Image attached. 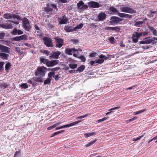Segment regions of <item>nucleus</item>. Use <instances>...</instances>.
<instances>
[{
  "label": "nucleus",
  "instance_id": "obj_1",
  "mask_svg": "<svg viewBox=\"0 0 157 157\" xmlns=\"http://www.w3.org/2000/svg\"><path fill=\"white\" fill-rule=\"evenodd\" d=\"M109 10L110 12H112L113 13H117L118 16L121 17L130 18L132 17V15L130 14L121 13H118V10L113 6L109 8Z\"/></svg>",
  "mask_w": 157,
  "mask_h": 157
},
{
  "label": "nucleus",
  "instance_id": "obj_2",
  "mask_svg": "<svg viewBox=\"0 0 157 157\" xmlns=\"http://www.w3.org/2000/svg\"><path fill=\"white\" fill-rule=\"evenodd\" d=\"M47 70V68L44 66L40 67L37 68L34 74L36 76L44 77L45 75V72Z\"/></svg>",
  "mask_w": 157,
  "mask_h": 157
},
{
  "label": "nucleus",
  "instance_id": "obj_3",
  "mask_svg": "<svg viewBox=\"0 0 157 157\" xmlns=\"http://www.w3.org/2000/svg\"><path fill=\"white\" fill-rule=\"evenodd\" d=\"M121 11L126 13H136V11L127 6H121L120 7Z\"/></svg>",
  "mask_w": 157,
  "mask_h": 157
},
{
  "label": "nucleus",
  "instance_id": "obj_4",
  "mask_svg": "<svg viewBox=\"0 0 157 157\" xmlns=\"http://www.w3.org/2000/svg\"><path fill=\"white\" fill-rule=\"evenodd\" d=\"M54 39L55 40V43L56 44V48H60L64 44V40L62 38L58 37H56Z\"/></svg>",
  "mask_w": 157,
  "mask_h": 157
},
{
  "label": "nucleus",
  "instance_id": "obj_5",
  "mask_svg": "<svg viewBox=\"0 0 157 157\" xmlns=\"http://www.w3.org/2000/svg\"><path fill=\"white\" fill-rule=\"evenodd\" d=\"M47 7L44 8V11L47 13L52 11L53 8L55 9L56 10L58 9L56 5L54 4L48 3L47 4Z\"/></svg>",
  "mask_w": 157,
  "mask_h": 157
},
{
  "label": "nucleus",
  "instance_id": "obj_6",
  "mask_svg": "<svg viewBox=\"0 0 157 157\" xmlns=\"http://www.w3.org/2000/svg\"><path fill=\"white\" fill-rule=\"evenodd\" d=\"M23 26L24 29L27 31H29L31 28L29 22L26 17H24L23 21Z\"/></svg>",
  "mask_w": 157,
  "mask_h": 157
},
{
  "label": "nucleus",
  "instance_id": "obj_7",
  "mask_svg": "<svg viewBox=\"0 0 157 157\" xmlns=\"http://www.w3.org/2000/svg\"><path fill=\"white\" fill-rule=\"evenodd\" d=\"M123 20L119 17L116 16H112L110 18V23L113 25V24H121V21Z\"/></svg>",
  "mask_w": 157,
  "mask_h": 157
},
{
  "label": "nucleus",
  "instance_id": "obj_8",
  "mask_svg": "<svg viewBox=\"0 0 157 157\" xmlns=\"http://www.w3.org/2000/svg\"><path fill=\"white\" fill-rule=\"evenodd\" d=\"M44 44L48 47H53V44L52 39L48 37H44L43 38Z\"/></svg>",
  "mask_w": 157,
  "mask_h": 157
},
{
  "label": "nucleus",
  "instance_id": "obj_9",
  "mask_svg": "<svg viewBox=\"0 0 157 157\" xmlns=\"http://www.w3.org/2000/svg\"><path fill=\"white\" fill-rule=\"evenodd\" d=\"M141 36V34L140 33L134 32L132 37L133 42L135 43H137L139 38Z\"/></svg>",
  "mask_w": 157,
  "mask_h": 157
},
{
  "label": "nucleus",
  "instance_id": "obj_10",
  "mask_svg": "<svg viewBox=\"0 0 157 157\" xmlns=\"http://www.w3.org/2000/svg\"><path fill=\"white\" fill-rule=\"evenodd\" d=\"M81 121H75L74 122L70 123L69 124L65 125L60 127H57L56 128V130H57L58 129H62L63 128H66L67 127H69L75 125H76L78 124L79 122H80Z\"/></svg>",
  "mask_w": 157,
  "mask_h": 157
},
{
  "label": "nucleus",
  "instance_id": "obj_11",
  "mask_svg": "<svg viewBox=\"0 0 157 157\" xmlns=\"http://www.w3.org/2000/svg\"><path fill=\"white\" fill-rule=\"evenodd\" d=\"M77 6L78 9L82 10H86L88 8V6L84 4V2L82 1H80L77 3Z\"/></svg>",
  "mask_w": 157,
  "mask_h": 157
},
{
  "label": "nucleus",
  "instance_id": "obj_12",
  "mask_svg": "<svg viewBox=\"0 0 157 157\" xmlns=\"http://www.w3.org/2000/svg\"><path fill=\"white\" fill-rule=\"evenodd\" d=\"M61 54V52L58 51L56 52H52L50 54L49 59H52V58L58 59Z\"/></svg>",
  "mask_w": 157,
  "mask_h": 157
},
{
  "label": "nucleus",
  "instance_id": "obj_13",
  "mask_svg": "<svg viewBox=\"0 0 157 157\" xmlns=\"http://www.w3.org/2000/svg\"><path fill=\"white\" fill-rule=\"evenodd\" d=\"M88 6L93 8H98L100 7L99 4L95 2L90 1L88 3Z\"/></svg>",
  "mask_w": 157,
  "mask_h": 157
},
{
  "label": "nucleus",
  "instance_id": "obj_14",
  "mask_svg": "<svg viewBox=\"0 0 157 157\" xmlns=\"http://www.w3.org/2000/svg\"><path fill=\"white\" fill-rule=\"evenodd\" d=\"M10 48L8 47L0 44V51L2 52L9 53L10 52Z\"/></svg>",
  "mask_w": 157,
  "mask_h": 157
},
{
  "label": "nucleus",
  "instance_id": "obj_15",
  "mask_svg": "<svg viewBox=\"0 0 157 157\" xmlns=\"http://www.w3.org/2000/svg\"><path fill=\"white\" fill-rule=\"evenodd\" d=\"M78 51V50L76 49L75 48H67L65 49V53L67 54L71 55L72 52H75Z\"/></svg>",
  "mask_w": 157,
  "mask_h": 157
},
{
  "label": "nucleus",
  "instance_id": "obj_16",
  "mask_svg": "<svg viewBox=\"0 0 157 157\" xmlns=\"http://www.w3.org/2000/svg\"><path fill=\"white\" fill-rule=\"evenodd\" d=\"M106 18V15L105 13L101 12L100 13L98 17V20L103 21Z\"/></svg>",
  "mask_w": 157,
  "mask_h": 157
},
{
  "label": "nucleus",
  "instance_id": "obj_17",
  "mask_svg": "<svg viewBox=\"0 0 157 157\" xmlns=\"http://www.w3.org/2000/svg\"><path fill=\"white\" fill-rule=\"evenodd\" d=\"M59 23L61 24H66L68 20V18L66 17L65 15H64L62 17V18L59 19Z\"/></svg>",
  "mask_w": 157,
  "mask_h": 157
},
{
  "label": "nucleus",
  "instance_id": "obj_18",
  "mask_svg": "<svg viewBox=\"0 0 157 157\" xmlns=\"http://www.w3.org/2000/svg\"><path fill=\"white\" fill-rule=\"evenodd\" d=\"M59 62V61L58 60L49 61L48 67H52L58 64Z\"/></svg>",
  "mask_w": 157,
  "mask_h": 157
},
{
  "label": "nucleus",
  "instance_id": "obj_19",
  "mask_svg": "<svg viewBox=\"0 0 157 157\" xmlns=\"http://www.w3.org/2000/svg\"><path fill=\"white\" fill-rule=\"evenodd\" d=\"M0 27L7 29H10L13 28V26L11 23L10 24L6 23L0 25Z\"/></svg>",
  "mask_w": 157,
  "mask_h": 157
},
{
  "label": "nucleus",
  "instance_id": "obj_20",
  "mask_svg": "<svg viewBox=\"0 0 157 157\" xmlns=\"http://www.w3.org/2000/svg\"><path fill=\"white\" fill-rule=\"evenodd\" d=\"M64 30L67 32H73L75 30L74 28L73 29L71 26L65 25L64 28Z\"/></svg>",
  "mask_w": 157,
  "mask_h": 157
},
{
  "label": "nucleus",
  "instance_id": "obj_21",
  "mask_svg": "<svg viewBox=\"0 0 157 157\" xmlns=\"http://www.w3.org/2000/svg\"><path fill=\"white\" fill-rule=\"evenodd\" d=\"M40 60L41 63H42L44 64H45L46 66L48 67V65L49 61L48 59H45L43 58H40Z\"/></svg>",
  "mask_w": 157,
  "mask_h": 157
},
{
  "label": "nucleus",
  "instance_id": "obj_22",
  "mask_svg": "<svg viewBox=\"0 0 157 157\" xmlns=\"http://www.w3.org/2000/svg\"><path fill=\"white\" fill-rule=\"evenodd\" d=\"M97 134V133L96 132H94L91 133H85L84 134V136L86 138H87L89 136H95Z\"/></svg>",
  "mask_w": 157,
  "mask_h": 157
},
{
  "label": "nucleus",
  "instance_id": "obj_23",
  "mask_svg": "<svg viewBox=\"0 0 157 157\" xmlns=\"http://www.w3.org/2000/svg\"><path fill=\"white\" fill-rule=\"evenodd\" d=\"M9 56V55L8 54L4 53H0V56L2 57L4 59L7 60V57Z\"/></svg>",
  "mask_w": 157,
  "mask_h": 157
},
{
  "label": "nucleus",
  "instance_id": "obj_24",
  "mask_svg": "<svg viewBox=\"0 0 157 157\" xmlns=\"http://www.w3.org/2000/svg\"><path fill=\"white\" fill-rule=\"evenodd\" d=\"M42 77H34L33 78V80L36 82H42Z\"/></svg>",
  "mask_w": 157,
  "mask_h": 157
},
{
  "label": "nucleus",
  "instance_id": "obj_25",
  "mask_svg": "<svg viewBox=\"0 0 157 157\" xmlns=\"http://www.w3.org/2000/svg\"><path fill=\"white\" fill-rule=\"evenodd\" d=\"M85 67L84 65H82L78 68L76 71L81 72L84 70Z\"/></svg>",
  "mask_w": 157,
  "mask_h": 157
},
{
  "label": "nucleus",
  "instance_id": "obj_26",
  "mask_svg": "<svg viewBox=\"0 0 157 157\" xmlns=\"http://www.w3.org/2000/svg\"><path fill=\"white\" fill-rule=\"evenodd\" d=\"M144 23V21H136L134 24V25L136 27H141L142 24Z\"/></svg>",
  "mask_w": 157,
  "mask_h": 157
},
{
  "label": "nucleus",
  "instance_id": "obj_27",
  "mask_svg": "<svg viewBox=\"0 0 157 157\" xmlns=\"http://www.w3.org/2000/svg\"><path fill=\"white\" fill-rule=\"evenodd\" d=\"M11 65L10 62H8L6 64L5 66V70L7 72H9V69L10 68Z\"/></svg>",
  "mask_w": 157,
  "mask_h": 157
},
{
  "label": "nucleus",
  "instance_id": "obj_28",
  "mask_svg": "<svg viewBox=\"0 0 157 157\" xmlns=\"http://www.w3.org/2000/svg\"><path fill=\"white\" fill-rule=\"evenodd\" d=\"M3 17L6 19H10L13 17L9 13H5L4 14Z\"/></svg>",
  "mask_w": 157,
  "mask_h": 157
},
{
  "label": "nucleus",
  "instance_id": "obj_29",
  "mask_svg": "<svg viewBox=\"0 0 157 157\" xmlns=\"http://www.w3.org/2000/svg\"><path fill=\"white\" fill-rule=\"evenodd\" d=\"M153 35L154 36H156L157 34V31L156 29L153 28L152 27H149Z\"/></svg>",
  "mask_w": 157,
  "mask_h": 157
},
{
  "label": "nucleus",
  "instance_id": "obj_30",
  "mask_svg": "<svg viewBox=\"0 0 157 157\" xmlns=\"http://www.w3.org/2000/svg\"><path fill=\"white\" fill-rule=\"evenodd\" d=\"M20 87L22 89H26L28 88V86L27 83H23L21 85Z\"/></svg>",
  "mask_w": 157,
  "mask_h": 157
},
{
  "label": "nucleus",
  "instance_id": "obj_31",
  "mask_svg": "<svg viewBox=\"0 0 157 157\" xmlns=\"http://www.w3.org/2000/svg\"><path fill=\"white\" fill-rule=\"evenodd\" d=\"M51 80H52L51 78H47L44 81V85H45L46 84H50Z\"/></svg>",
  "mask_w": 157,
  "mask_h": 157
},
{
  "label": "nucleus",
  "instance_id": "obj_32",
  "mask_svg": "<svg viewBox=\"0 0 157 157\" xmlns=\"http://www.w3.org/2000/svg\"><path fill=\"white\" fill-rule=\"evenodd\" d=\"M69 66L71 68L74 69L77 67V65L76 64L70 63L69 64Z\"/></svg>",
  "mask_w": 157,
  "mask_h": 157
},
{
  "label": "nucleus",
  "instance_id": "obj_33",
  "mask_svg": "<svg viewBox=\"0 0 157 157\" xmlns=\"http://www.w3.org/2000/svg\"><path fill=\"white\" fill-rule=\"evenodd\" d=\"M144 134H145V133L142 135L141 136L137 137V138H133L132 139V141H136L139 140H140L142 137H143L144 136Z\"/></svg>",
  "mask_w": 157,
  "mask_h": 157
},
{
  "label": "nucleus",
  "instance_id": "obj_34",
  "mask_svg": "<svg viewBox=\"0 0 157 157\" xmlns=\"http://www.w3.org/2000/svg\"><path fill=\"white\" fill-rule=\"evenodd\" d=\"M8 86L9 85L5 82H4L3 83L0 84V87H1V88L4 87L5 88H6L8 87Z\"/></svg>",
  "mask_w": 157,
  "mask_h": 157
},
{
  "label": "nucleus",
  "instance_id": "obj_35",
  "mask_svg": "<svg viewBox=\"0 0 157 157\" xmlns=\"http://www.w3.org/2000/svg\"><path fill=\"white\" fill-rule=\"evenodd\" d=\"M97 140H95L93 141L90 142L88 143V144H86L85 146L86 147H88L89 146L93 145L94 144L96 141H97Z\"/></svg>",
  "mask_w": 157,
  "mask_h": 157
},
{
  "label": "nucleus",
  "instance_id": "obj_36",
  "mask_svg": "<svg viewBox=\"0 0 157 157\" xmlns=\"http://www.w3.org/2000/svg\"><path fill=\"white\" fill-rule=\"evenodd\" d=\"M5 63L4 62H0V71L4 70L3 65Z\"/></svg>",
  "mask_w": 157,
  "mask_h": 157
},
{
  "label": "nucleus",
  "instance_id": "obj_37",
  "mask_svg": "<svg viewBox=\"0 0 157 157\" xmlns=\"http://www.w3.org/2000/svg\"><path fill=\"white\" fill-rule=\"evenodd\" d=\"M120 29V28L118 26L113 27V31H114L117 32H119Z\"/></svg>",
  "mask_w": 157,
  "mask_h": 157
},
{
  "label": "nucleus",
  "instance_id": "obj_38",
  "mask_svg": "<svg viewBox=\"0 0 157 157\" xmlns=\"http://www.w3.org/2000/svg\"><path fill=\"white\" fill-rule=\"evenodd\" d=\"M83 25L82 23H81L75 27L74 29L75 30L77 29H80L82 28Z\"/></svg>",
  "mask_w": 157,
  "mask_h": 157
},
{
  "label": "nucleus",
  "instance_id": "obj_39",
  "mask_svg": "<svg viewBox=\"0 0 157 157\" xmlns=\"http://www.w3.org/2000/svg\"><path fill=\"white\" fill-rule=\"evenodd\" d=\"M104 59L102 58L99 59H98L96 60V63L98 64H101L104 62Z\"/></svg>",
  "mask_w": 157,
  "mask_h": 157
},
{
  "label": "nucleus",
  "instance_id": "obj_40",
  "mask_svg": "<svg viewBox=\"0 0 157 157\" xmlns=\"http://www.w3.org/2000/svg\"><path fill=\"white\" fill-rule=\"evenodd\" d=\"M21 40H26L27 39L28 36L26 35H23L22 36H20Z\"/></svg>",
  "mask_w": 157,
  "mask_h": 157
},
{
  "label": "nucleus",
  "instance_id": "obj_41",
  "mask_svg": "<svg viewBox=\"0 0 157 157\" xmlns=\"http://www.w3.org/2000/svg\"><path fill=\"white\" fill-rule=\"evenodd\" d=\"M137 119V117H133L131 119L127 120L126 122L127 123H128L132 121H133L136 119Z\"/></svg>",
  "mask_w": 157,
  "mask_h": 157
},
{
  "label": "nucleus",
  "instance_id": "obj_42",
  "mask_svg": "<svg viewBox=\"0 0 157 157\" xmlns=\"http://www.w3.org/2000/svg\"><path fill=\"white\" fill-rule=\"evenodd\" d=\"M13 40L16 41H19L21 40L20 36H16L13 38Z\"/></svg>",
  "mask_w": 157,
  "mask_h": 157
},
{
  "label": "nucleus",
  "instance_id": "obj_43",
  "mask_svg": "<svg viewBox=\"0 0 157 157\" xmlns=\"http://www.w3.org/2000/svg\"><path fill=\"white\" fill-rule=\"evenodd\" d=\"M60 69L59 67H56L54 68L49 69V70H50L53 72H54L58 71Z\"/></svg>",
  "mask_w": 157,
  "mask_h": 157
},
{
  "label": "nucleus",
  "instance_id": "obj_44",
  "mask_svg": "<svg viewBox=\"0 0 157 157\" xmlns=\"http://www.w3.org/2000/svg\"><path fill=\"white\" fill-rule=\"evenodd\" d=\"M107 119V117H104L103 118H102V119H100L98 120L97 121V122L98 123H99L100 122H102L103 121H105Z\"/></svg>",
  "mask_w": 157,
  "mask_h": 157
},
{
  "label": "nucleus",
  "instance_id": "obj_45",
  "mask_svg": "<svg viewBox=\"0 0 157 157\" xmlns=\"http://www.w3.org/2000/svg\"><path fill=\"white\" fill-rule=\"evenodd\" d=\"M55 74L54 72H50L48 74V76L49 77L48 78H51L52 79V77Z\"/></svg>",
  "mask_w": 157,
  "mask_h": 157
},
{
  "label": "nucleus",
  "instance_id": "obj_46",
  "mask_svg": "<svg viewBox=\"0 0 157 157\" xmlns=\"http://www.w3.org/2000/svg\"><path fill=\"white\" fill-rule=\"evenodd\" d=\"M109 41L110 43L112 44H113L115 40V39L112 36L109 38Z\"/></svg>",
  "mask_w": 157,
  "mask_h": 157
},
{
  "label": "nucleus",
  "instance_id": "obj_47",
  "mask_svg": "<svg viewBox=\"0 0 157 157\" xmlns=\"http://www.w3.org/2000/svg\"><path fill=\"white\" fill-rule=\"evenodd\" d=\"M88 115V114H86L84 115L80 116L78 117H77L76 118V119H81L83 118H85L87 117Z\"/></svg>",
  "mask_w": 157,
  "mask_h": 157
},
{
  "label": "nucleus",
  "instance_id": "obj_48",
  "mask_svg": "<svg viewBox=\"0 0 157 157\" xmlns=\"http://www.w3.org/2000/svg\"><path fill=\"white\" fill-rule=\"evenodd\" d=\"M78 58L80 59L83 62H85L86 60L85 57L83 56H80L78 57Z\"/></svg>",
  "mask_w": 157,
  "mask_h": 157
},
{
  "label": "nucleus",
  "instance_id": "obj_49",
  "mask_svg": "<svg viewBox=\"0 0 157 157\" xmlns=\"http://www.w3.org/2000/svg\"><path fill=\"white\" fill-rule=\"evenodd\" d=\"M145 110L144 109L139 111H138L135 112L134 113L135 115L139 114L144 112Z\"/></svg>",
  "mask_w": 157,
  "mask_h": 157
},
{
  "label": "nucleus",
  "instance_id": "obj_50",
  "mask_svg": "<svg viewBox=\"0 0 157 157\" xmlns=\"http://www.w3.org/2000/svg\"><path fill=\"white\" fill-rule=\"evenodd\" d=\"M17 30L18 29H14L12 32V34L13 35H16L17 34Z\"/></svg>",
  "mask_w": 157,
  "mask_h": 157
},
{
  "label": "nucleus",
  "instance_id": "obj_51",
  "mask_svg": "<svg viewBox=\"0 0 157 157\" xmlns=\"http://www.w3.org/2000/svg\"><path fill=\"white\" fill-rule=\"evenodd\" d=\"M42 52L44 54H46V55L48 56L50 52L47 50H43Z\"/></svg>",
  "mask_w": 157,
  "mask_h": 157
},
{
  "label": "nucleus",
  "instance_id": "obj_52",
  "mask_svg": "<svg viewBox=\"0 0 157 157\" xmlns=\"http://www.w3.org/2000/svg\"><path fill=\"white\" fill-rule=\"evenodd\" d=\"M146 44H149L152 42V40L151 39H145Z\"/></svg>",
  "mask_w": 157,
  "mask_h": 157
},
{
  "label": "nucleus",
  "instance_id": "obj_53",
  "mask_svg": "<svg viewBox=\"0 0 157 157\" xmlns=\"http://www.w3.org/2000/svg\"><path fill=\"white\" fill-rule=\"evenodd\" d=\"M99 58H102L103 59H104L105 60L107 59L108 58V57H107V56L103 55H100L99 56Z\"/></svg>",
  "mask_w": 157,
  "mask_h": 157
},
{
  "label": "nucleus",
  "instance_id": "obj_54",
  "mask_svg": "<svg viewBox=\"0 0 157 157\" xmlns=\"http://www.w3.org/2000/svg\"><path fill=\"white\" fill-rule=\"evenodd\" d=\"M105 29L108 31L113 30V27H106Z\"/></svg>",
  "mask_w": 157,
  "mask_h": 157
},
{
  "label": "nucleus",
  "instance_id": "obj_55",
  "mask_svg": "<svg viewBox=\"0 0 157 157\" xmlns=\"http://www.w3.org/2000/svg\"><path fill=\"white\" fill-rule=\"evenodd\" d=\"M64 131V130H62L59 131L55 132L54 133L55 136L58 134H60V133H61V132H63Z\"/></svg>",
  "mask_w": 157,
  "mask_h": 157
},
{
  "label": "nucleus",
  "instance_id": "obj_56",
  "mask_svg": "<svg viewBox=\"0 0 157 157\" xmlns=\"http://www.w3.org/2000/svg\"><path fill=\"white\" fill-rule=\"evenodd\" d=\"M27 82L29 83L32 84L33 86H34V83L33 82L32 79H30L28 80Z\"/></svg>",
  "mask_w": 157,
  "mask_h": 157
},
{
  "label": "nucleus",
  "instance_id": "obj_57",
  "mask_svg": "<svg viewBox=\"0 0 157 157\" xmlns=\"http://www.w3.org/2000/svg\"><path fill=\"white\" fill-rule=\"evenodd\" d=\"M53 77L55 78L56 81H58L59 80V79L60 78L58 75L55 76H53Z\"/></svg>",
  "mask_w": 157,
  "mask_h": 157
},
{
  "label": "nucleus",
  "instance_id": "obj_58",
  "mask_svg": "<svg viewBox=\"0 0 157 157\" xmlns=\"http://www.w3.org/2000/svg\"><path fill=\"white\" fill-rule=\"evenodd\" d=\"M148 38H148L147 37V38L144 39V40H143L140 41V44H146V42L145 39H147Z\"/></svg>",
  "mask_w": 157,
  "mask_h": 157
},
{
  "label": "nucleus",
  "instance_id": "obj_59",
  "mask_svg": "<svg viewBox=\"0 0 157 157\" xmlns=\"http://www.w3.org/2000/svg\"><path fill=\"white\" fill-rule=\"evenodd\" d=\"M140 33L141 34V36H146L148 34V32H147L146 31L144 32H143Z\"/></svg>",
  "mask_w": 157,
  "mask_h": 157
},
{
  "label": "nucleus",
  "instance_id": "obj_60",
  "mask_svg": "<svg viewBox=\"0 0 157 157\" xmlns=\"http://www.w3.org/2000/svg\"><path fill=\"white\" fill-rule=\"evenodd\" d=\"M5 33H0V39H2L4 37Z\"/></svg>",
  "mask_w": 157,
  "mask_h": 157
},
{
  "label": "nucleus",
  "instance_id": "obj_61",
  "mask_svg": "<svg viewBox=\"0 0 157 157\" xmlns=\"http://www.w3.org/2000/svg\"><path fill=\"white\" fill-rule=\"evenodd\" d=\"M96 63V61H91L89 62V64L90 65H93L94 64Z\"/></svg>",
  "mask_w": 157,
  "mask_h": 157
},
{
  "label": "nucleus",
  "instance_id": "obj_62",
  "mask_svg": "<svg viewBox=\"0 0 157 157\" xmlns=\"http://www.w3.org/2000/svg\"><path fill=\"white\" fill-rule=\"evenodd\" d=\"M120 46L121 47H124L125 45L123 44V41H121L120 43Z\"/></svg>",
  "mask_w": 157,
  "mask_h": 157
},
{
  "label": "nucleus",
  "instance_id": "obj_63",
  "mask_svg": "<svg viewBox=\"0 0 157 157\" xmlns=\"http://www.w3.org/2000/svg\"><path fill=\"white\" fill-rule=\"evenodd\" d=\"M71 41L73 43L75 44H77L78 42V41L75 39H73L71 40Z\"/></svg>",
  "mask_w": 157,
  "mask_h": 157
},
{
  "label": "nucleus",
  "instance_id": "obj_64",
  "mask_svg": "<svg viewBox=\"0 0 157 157\" xmlns=\"http://www.w3.org/2000/svg\"><path fill=\"white\" fill-rule=\"evenodd\" d=\"M20 153V151H16L14 153V157H17V155H19Z\"/></svg>",
  "mask_w": 157,
  "mask_h": 157
}]
</instances>
